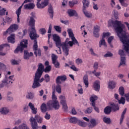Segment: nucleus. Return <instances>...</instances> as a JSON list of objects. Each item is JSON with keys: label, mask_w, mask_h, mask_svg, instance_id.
Segmentation results:
<instances>
[{"label": "nucleus", "mask_w": 129, "mask_h": 129, "mask_svg": "<svg viewBox=\"0 0 129 129\" xmlns=\"http://www.w3.org/2000/svg\"><path fill=\"white\" fill-rule=\"evenodd\" d=\"M103 120L105 123H107L109 124L110 122H111V121L110 120V118L109 117H104Z\"/></svg>", "instance_id": "43"}, {"label": "nucleus", "mask_w": 129, "mask_h": 129, "mask_svg": "<svg viewBox=\"0 0 129 129\" xmlns=\"http://www.w3.org/2000/svg\"><path fill=\"white\" fill-rule=\"evenodd\" d=\"M4 47H9L10 48V45L8 43H6L4 44H2L0 45V51H2L3 49H4ZM6 55V53H4L3 52H0V56H5Z\"/></svg>", "instance_id": "28"}, {"label": "nucleus", "mask_w": 129, "mask_h": 129, "mask_svg": "<svg viewBox=\"0 0 129 129\" xmlns=\"http://www.w3.org/2000/svg\"><path fill=\"white\" fill-rule=\"evenodd\" d=\"M68 14H69V17H78V14L75 10H69L68 11Z\"/></svg>", "instance_id": "20"}, {"label": "nucleus", "mask_w": 129, "mask_h": 129, "mask_svg": "<svg viewBox=\"0 0 129 129\" xmlns=\"http://www.w3.org/2000/svg\"><path fill=\"white\" fill-rule=\"evenodd\" d=\"M44 72V66L42 63L38 64V68L35 74V78L34 79L33 83L32 85V88L35 89V88H37V87H40L41 86V84L39 82V79L41 78V77L43 75Z\"/></svg>", "instance_id": "3"}, {"label": "nucleus", "mask_w": 129, "mask_h": 129, "mask_svg": "<svg viewBox=\"0 0 129 129\" xmlns=\"http://www.w3.org/2000/svg\"><path fill=\"white\" fill-rule=\"evenodd\" d=\"M55 89H53L52 93V100H49L47 103V106L48 109L51 110L52 108H54L55 110H58L60 108V104L58 100H57V97L55 95Z\"/></svg>", "instance_id": "4"}, {"label": "nucleus", "mask_w": 129, "mask_h": 129, "mask_svg": "<svg viewBox=\"0 0 129 129\" xmlns=\"http://www.w3.org/2000/svg\"><path fill=\"white\" fill-rule=\"evenodd\" d=\"M70 39L67 38L65 42L61 43V47H62V49L63 50V52L64 53L66 56H68L69 55V47L68 46V44L70 46V44L69 42H72V41H69Z\"/></svg>", "instance_id": "7"}, {"label": "nucleus", "mask_w": 129, "mask_h": 129, "mask_svg": "<svg viewBox=\"0 0 129 129\" xmlns=\"http://www.w3.org/2000/svg\"><path fill=\"white\" fill-rule=\"evenodd\" d=\"M0 69L1 70H6L7 67L5 65V64L0 62Z\"/></svg>", "instance_id": "54"}, {"label": "nucleus", "mask_w": 129, "mask_h": 129, "mask_svg": "<svg viewBox=\"0 0 129 129\" xmlns=\"http://www.w3.org/2000/svg\"><path fill=\"white\" fill-rule=\"evenodd\" d=\"M116 86V83L113 81H109L108 83V88L109 89H114Z\"/></svg>", "instance_id": "19"}, {"label": "nucleus", "mask_w": 129, "mask_h": 129, "mask_svg": "<svg viewBox=\"0 0 129 129\" xmlns=\"http://www.w3.org/2000/svg\"><path fill=\"white\" fill-rule=\"evenodd\" d=\"M28 105L30 108L31 109L32 113L33 114H37V108H35V106L31 102H30Z\"/></svg>", "instance_id": "25"}, {"label": "nucleus", "mask_w": 129, "mask_h": 129, "mask_svg": "<svg viewBox=\"0 0 129 129\" xmlns=\"http://www.w3.org/2000/svg\"><path fill=\"white\" fill-rule=\"evenodd\" d=\"M99 27L98 26H96L94 28V35L96 38H98L99 37Z\"/></svg>", "instance_id": "23"}, {"label": "nucleus", "mask_w": 129, "mask_h": 129, "mask_svg": "<svg viewBox=\"0 0 129 129\" xmlns=\"http://www.w3.org/2000/svg\"><path fill=\"white\" fill-rule=\"evenodd\" d=\"M45 119L49 120L50 118H51V115L49 114H48V112H46L45 113V115L44 116Z\"/></svg>", "instance_id": "61"}, {"label": "nucleus", "mask_w": 129, "mask_h": 129, "mask_svg": "<svg viewBox=\"0 0 129 129\" xmlns=\"http://www.w3.org/2000/svg\"><path fill=\"white\" fill-rule=\"evenodd\" d=\"M84 83L85 85L86 88H88L89 85V82H88V76L87 75H85L83 77Z\"/></svg>", "instance_id": "26"}, {"label": "nucleus", "mask_w": 129, "mask_h": 129, "mask_svg": "<svg viewBox=\"0 0 129 129\" xmlns=\"http://www.w3.org/2000/svg\"><path fill=\"white\" fill-rule=\"evenodd\" d=\"M34 118L36 122L37 121V122H38V123H42V121H43V118L39 116V115H36Z\"/></svg>", "instance_id": "32"}, {"label": "nucleus", "mask_w": 129, "mask_h": 129, "mask_svg": "<svg viewBox=\"0 0 129 129\" xmlns=\"http://www.w3.org/2000/svg\"><path fill=\"white\" fill-rule=\"evenodd\" d=\"M57 55H56L55 54L52 53L51 55V60L52 61V63H55L56 61H57Z\"/></svg>", "instance_id": "47"}, {"label": "nucleus", "mask_w": 129, "mask_h": 129, "mask_svg": "<svg viewBox=\"0 0 129 129\" xmlns=\"http://www.w3.org/2000/svg\"><path fill=\"white\" fill-rule=\"evenodd\" d=\"M53 41L55 42L56 46L57 48H60L62 46V43H61V39H60V37L57 34L53 35Z\"/></svg>", "instance_id": "11"}, {"label": "nucleus", "mask_w": 129, "mask_h": 129, "mask_svg": "<svg viewBox=\"0 0 129 129\" xmlns=\"http://www.w3.org/2000/svg\"><path fill=\"white\" fill-rule=\"evenodd\" d=\"M59 99H60V104L62 105V109L64 111H67L68 110V106H67V103H66V99L65 97L62 95L59 96Z\"/></svg>", "instance_id": "10"}, {"label": "nucleus", "mask_w": 129, "mask_h": 129, "mask_svg": "<svg viewBox=\"0 0 129 129\" xmlns=\"http://www.w3.org/2000/svg\"><path fill=\"white\" fill-rule=\"evenodd\" d=\"M60 22L61 23V24H64V25H67V24H69V21L68 20H63L62 19H60Z\"/></svg>", "instance_id": "63"}, {"label": "nucleus", "mask_w": 129, "mask_h": 129, "mask_svg": "<svg viewBox=\"0 0 129 129\" xmlns=\"http://www.w3.org/2000/svg\"><path fill=\"white\" fill-rule=\"evenodd\" d=\"M47 107H48V106L46 104L44 103H42L40 107L42 112H46V111H47Z\"/></svg>", "instance_id": "35"}, {"label": "nucleus", "mask_w": 129, "mask_h": 129, "mask_svg": "<svg viewBox=\"0 0 129 129\" xmlns=\"http://www.w3.org/2000/svg\"><path fill=\"white\" fill-rule=\"evenodd\" d=\"M125 113H126V108H125L121 115V117H120V124H121V123H122V121H123V118H124V114H125Z\"/></svg>", "instance_id": "33"}, {"label": "nucleus", "mask_w": 129, "mask_h": 129, "mask_svg": "<svg viewBox=\"0 0 129 129\" xmlns=\"http://www.w3.org/2000/svg\"><path fill=\"white\" fill-rule=\"evenodd\" d=\"M14 76H10L8 78L7 76H5V79L3 80V83H8L10 84V83L12 84L13 83V82L12 80L14 81L15 80V79H14Z\"/></svg>", "instance_id": "14"}, {"label": "nucleus", "mask_w": 129, "mask_h": 129, "mask_svg": "<svg viewBox=\"0 0 129 129\" xmlns=\"http://www.w3.org/2000/svg\"><path fill=\"white\" fill-rule=\"evenodd\" d=\"M98 99V98L97 97V96H92L90 97V101L91 102L92 106H94V105H96L95 101H96Z\"/></svg>", "instance_id": "22"}, {"label": "nucleus", "mask_w": 129, "mask_h": 129, "mask_svg": "<svg viewBox=\"0 0 129 129\" xmlns=\"http://www.w3.org/2000/svg\"><path fill=\"white\" fill-rule=\"evenodd\" d=\"M8 41L9 43H12V44H14L15 43V34H11V36L8 37Z\"/></svg>", "instance_id": "30"}, {"label": "nucleus", "mask_w": 129, "mask_h": 129, "mask_svg": "<svg viewBox=\"0 0 129 129\" xmlns=\"http://www.w3.org/2000/svg\"><path fill=\"white\" fill-rule=\"evenodd\" d=\"M71 69H72V70H73V71H76V72L79 71V69H77L76 68V67H75V66H74V65H72L71 67Z\"/></svg>", "instance_id": "58"}, {"label": "nucleus", "mask_w": 129, "mask_h": 129, "mask_svg": "<svg viewBox=\"0 0 129 129\" xmlns=\"http://www.w3.org/2000/svg\"><path fill=\"white\" fill-rule=\"evenodd\" d=\"M83 63V60H82V59L78 58L76 59V64L77 65H80V64H82Z\"/></svg>", "instance_id": "48"}, {"label": "nucleus", "mask_w": 129, "mask_h": 129, "mask_svg": "<svg viewBox=\"0 0 129 129\" xmlns=\"http://www.w3.org/2000/svg\"><path fill=\"white\" fill-rule=\"evenodd\" d=\"M34 97V94L31 92L28 93V94L26 95V98H27V99H33Z\"/></svg>", "instance_id": "42"}, {"label": "nucleus", "mask_w": 129, "mask_h": 129, "mask_svg": "<svg viewBox=\"0 0 129 129\" xmlns=\"http://www.w3.org/2000/svg\"><path fill=\"white\" fill-rule=\"evenodd\" d=\"M25 10H33L35 8V4L33 3H29L25 5L24 6Z\"/></svg>", "instance_id": "21"}, {"label": "nucleus", "mask_w": 129, "mask_h": 129, "mask_svg": "<svg viewBox=\"0 0 129 129\" xmlns=\"http://www.w3.org/2000/svg\"><path fill=\"white\" fill-rule=\"evenodd\" d=\"M78 92L80 94H83V89H82V86L80 84L78 85Z\"/></svg>", "instance_id": "45"}, {"label": "nucleus", "mask_w": 129, "mask_h": 129, "mask_svg": "<svg viewBox=\"0 0 129 129\" xmlns=\"http://www.w3.org/2000/svg\"><path fill=\"white\" fill-rule=\"evenodd\" d=\"M119 93L121 96L124 95V88H123V87H120L119 88Z\"/></svg>", "instance_id": "39"}, {"label": "nucleus", "mask_w": 129, "mask_h": 129, "mask_svg": "<svg viewBox=\"0 0 129 129\" xmlns=\"http://www.w3.org/2000/svg\"><path fill=\"white\" fill-rule=\"evenodd\" d=\"M19 29V25L17 24H12L10 26V27L7 29V30L4 33V35L6 36V35L8 33L11 34V33H13L15 32V31H17Z\"/></svg>", "instance_id": "8"}, {"label": "nucleus", "mask_w": 129, "mask_h": 129, "mask_svg": "<svg viewBox=\"0 0 129 129\" xmlns=\"http://www.w3.org/2000/svg\"><path fill=\"white\" fill-rule=\"evenodd\" d=\"M48 12L49 14V17L51 19H53L54 17V10H53V7L51 6H49L48 9Z\"/></svg>", "instance_id": "27"}, {"label": "nucleus", "mask_w": 129, "mask_h": 129, "mask_svg": "<svg viewBox=\"0 0 129 129\" xmlns=\"http://www.w3.org/2000/svg\"><path fill=\"white\" fill-rule=\"evenodd\" d=\"M109 36H110L109 32L103 33L102 38L104 39L105 37H109Z\"/></svg>", "instance_id": "60"}, {"label": "nucleus", "mask_w": 129, "mask_h": 129, "mask_svg": "<svg viewBox=\"0 0 129 129\" xmlns=\"http://www.w3.org/2000/svg\"><path fill=\"white\" fill-rule=\"evenodd\" d=\"M77 121H78V119L75 117H71L70 119V122H71V123H76Z\"/></svg>", "instance_id": "40"}, {"label": "nucleus", "mask_w": 129, "mask_h": 129, "mask_svg": "<svg viewBox=\"0 0 129 129\" xmlns=\"http://www.w3.org/2000/svg\"><path fill=\"white\" fill-rule=\"evenodd\" d=\"M96 124H97L96 123V120L94 118H92L91 119L90 123L88 124V126L89 128H93V127L96 126Z\"/></svg>", "instance_id": "17"}, {"label": "nucleus", "mask_w": 129, "mask_h": 129, "mask_svg": "<svg viewBox=\"0 0 129 129\" xmlns=\"http://www.w3.org/2000/svg\"><path fill=\"white\" fill-rule=\"evenodd\" d=\"M49 5V0H44L42 2L40 3H37L36 6L37 9H44L45 7H47Z\"/></svg>", "instance_id": "12"}, {"label": "nucleus", "mask_w": 129, "mask_h": 129, "mask_svg": "<svg viewBox=\"0 0 129 129\" xmlns=\"http://www.w3.org/2000/svg\"><path fill=\"white\" fill-rule=\"evenodd\" d=\"M118 103L119 104H124L125 103V99L121 97L120 100H118Z\"/></svg>", "instance_id": "51"}, {"label": "nucleus", "mask_w": 129, "mask_h": 129, "mask_svg": "<svg viewBox=\"0 0 129 129\" xmlns=\"http://www.w3.org/2000/svg\"><path fill=\"white\" fill-rule=\"evenodd\" d=\"M67 79V77L65 75L58 76L56 79V83L57 84H61V81H65Z\"/></svg>", "instance_id": "15"}, {"label": "nucleus", "mask_w": 129, "mask_h": 129, "mask_svg": "<svg viewBox=\"0 0 129 129\" xmlns=\"http://www.w3.org/2000/svg\"><path fill=\"white\" fill-rule=\"evenodd\" d=\"M92 107H89L86 110H85L84 112L86 114L91 113V112H92Z\"/></svg>", "instance_id": "50"}, {"label": "nucleus", "mask_w": 129, "mask_h": 129, "mask_svg": "<svg viewBox=\"0 0 129 129\" xmlns=\"http://www.w3.org/2000/svg\"><path fill=\"white\" fill-rule=\"evenodd\" d=\"M101 46H104L105 48L107 47L106 45V42H105V40L104 38H102L101 40L99 42V46L100 48H101Z\"/></svg>", "instance_id": "29"}, {"label": "nucleus", "mask_w": 129, "mask_h": 129, "mask_svg": "<svg viewBox=\"0 0 129 129\" xmlns=\"http://www.w3.org/2000/svg\"><path fill=\"white\" fill-rule=\"evenodd\" d=\"M68 33L69 34L70 38L72 39V41H69V43L70 44V47H73V45H75L76 44H77L78 46H79V43L78 42V41H77V39L75 38V37H74V34H73V31H72V29H68Z\"/></svg>", "instance_id": "6"}, {"label": "nucleus", "mask_w": 129, "mask_h": 129, "mask_svg": "<svg viewBox=\"0 0 129 129\" xmlns=\"http://www.w3.org/2000/svg\"><path fill=\"white\" fill-rule=\"evenodd\" d=\"M111 110H113V111H116L119 109V107L118 105L115 104L114 103L111 104Z\"/></svg>", "instance_id": "34"}, {"label": "nucleus", "mask_w": 129, "mask_h": 129, "mask_svg": "<svg viewBox=\"0 0 129 129\" xmlns=\"http://www.w3.org/2000/svg\"><path fill=\"white\" fill-rule=\"evenodd\" d=\"M22 6H20L18 10L16 11V14L17 16V22L20 23V15H21V13H22Z\"/></svg>", "instance_id": "24"}, {"label": "nucleus", "mask_w": 129, "mask_h": 129, "mask_svg": "<svg viewBox=\"0 0 129 129\" xmlns=\"http://www.w3.org/2000/svg\"><path fill=\"white\" fill-rule=\"evenodd\" d=\"M119 2L122 7H127V4L124 3V0H119Z\"/></svg>", "instance_id": "55"}, {"label": "nucleus", "mask_w": 129, "mask_h": 129, "mask_svg": "<svg viewBox=\"0 0 129 129\" xmlns=\"http://www.w3.org/2000/svg\"><path fill=\"white\" fill-rule=\"evenodd\" d=\"M51 66H47L45 69L44 68L43 72H45V73H47V72H50L51 71Z\"/></svg>", "instance_id": "49"}, {"label": "nucleus", "mask_w": 129, "mask_h": 129, "mask_svg": "<svg viewBox=\"0 0 129 129\" xmlns=\"http://www.w3.org/2000/svg\"><path fill=\"white\" fill-rule=\"evenodd\" d=\"M44 80L45 81V82H49V81H50V76H49V75L48 74H46L44 76Z\"/></svg>", "instance_id": "53"}, {"label": "nucleus", "mask_w": 129, "mask_h": 129, "mask_svg": "<svg viewBox=\"0 0 129 129\" xmlns=\"http://www.w3.org/2000/svg\"><path fill=\"white\" fill-rule=\"evenodd\" d=\"M78 4V2L77 1H70L69 2V6L71 7V8H72L73 7H74L75 5H77Z\"/></svg>", "instance_id": "46"}, {"label": "nucleus", "mask_w": 129, "mask_h": 129, "mask_svg": "<svg viewBox=\"0 0 129 129\" xmlns=\"http://www.w3.org/2000/svg\"><path fill=\"white\" fill-rule=\"evenodd\" d=\"M39 32L40 34H41V35H45V34H46V31L45 28H42L39 29Z\"/></svg>", "instance_id": "52"}, {"label": "nucleus", "mask_w": 129, "mask_h": 129, "mask_svg": "<svg viewBox=\"0 0 129 129\" xmlns=\"http://www.w3.org/2000/svg\"><path fill=\"white\" fill-rule=\"evenodd\" d=\"M78 124L80 125V126H82L83 127H85L87 125V123L84 121H82L81 120H79L78 121Z\"/></svg>", "instance_id": "37"}, {"label": "nucleus", "mask_w": 129, "mask_h": 129, "mask_svg": "<svg viewBox=\"0 0 129 129\" xmlns=\"http://www.w3.org/2000/svg\"><path fill=\"white\" fill-rule=\"evenodd\" d=\"M124 64H125V57L121 56V59H120V64L119 66V67L120 66H121V65H124Z\"/></svg>", "instance_id": "44"}, {"label": "nucleus", "mask_w": 129, "mask_h": 129, "mask_svg": "<svg viewBox=\"0 0 129 129\" xmlns=\"http://www.w3.org/2000/svg\"><path fill=\"white\" fill-rule=\"evenodd\" d=\"M35 23L36 20L33 18H30L29 25L31 27V31L29 33V37L31 40H34L33 50L34 51V53L36 57H38V55L41 56V49L38 48V41H37V38H39L40 36L37 34V31L35 29Z\"/></svg>", "instance_id": "2"}, {"label": "nucleus", "mask_w": 129, "mask_h": 129, "mask_svg": "<svg viewBox=\"0 0 129 129\" xmlns=\"http://www.w3.org/2000/svg\"><path fill=\"white\" fill-rule=\"evenodd\" d=\"M83 12L84 15L87 17V18H90V14L85 11L86 10V8H88V6H89V2L87 0H83Z\"/></svg>", "instance_id": "9"}, {"label": "nucleus", "mask_w": 129, "mask_h": 129, "mask_svg": "<svg viewBox=\"0 0 129 129\" xmlns=\"http://www.w3.org/2000/svg\"><path fill=\"white\" fill-rule=\"evenodd\" d=\"M111 110V107L107 106L104 108V112L105 114H110Z\"/></svg>", "instance_id": "31"}, {"label": "nucleus", "mask_w": 129, "mask_h": 129, "mask_svg": "<svg viewBox=\"0 0 129 129\" xmlns=\"http://www.w3.org/2000/svg\"><path fill=\"white\" fill-rule=\"evenodd\" d=\"M111 23L115 27V30L119 37L120 40L124 46V50L126 52L129 51V39H127V36L126 35V32L123 30L124 26L121 23V21L115 20L114 21H111Z\"/></svg>", "instance_id": "1"}, {"label": "nucleus", "mask_w": 129, "mask_h": 129, "mask_svg": "<svg viewBox=\"0 0 129 129\" xmlns=\"http://www.w3.org/2000/svg\"><path fill=\"white\" fill-rule=\"evenodd\" d=\"M28 47V40L23 39L21 42H20V44L18 45L17 48L14 50V53L17 54L19 52L23 53L24 48Z\"/></svg>", "instance_id": "5"}, {"label": "nucleus", "mask_w": 129, "mask_h": 129, "mask_svg": "<svg viewBox=\"0 0 129 129\" xmlns=\"http://www.w3.org/2000/svg\"><path fill=\"white\" fill-rule=\"evenodd\" d=\"M54 29L57 33H61V32H62V28L59 26H54Z\"/></svg>", "instance_id": "41"}, {"label": "nucleus", "mask_w": 129, "mask_h": 129, "mask_svg": "<svg viewBox=\"0 0 129 129\" xmlns=\"http://www.w3.org/2000/svg\"><path fill=\"white\" fill-rule=\"evenodd\" d=\"M10 112V109L7 107H2L0 109V113L4 115H7Z\"/></svg>", "instance_id": "18"}, {"label": "nucleus", "mask_w": 129, "mask_h": 129, "mask_svg": "<svg viewBox=\"0 0 129 129\" xmlns=\"http://www.w3.org/2000/svg\"><path fill=\"white\" fill-rule=\"evenodd\" d=\"M93 87L95 91H97V92H99V90H100V82L99 81H96L94 83Z\"/></svg>", "instance_id": "16"}, {"label": "nucleus", "mask_w": 129, "mask_h": 129, "mask_svg": "<svg viewBox=\"0 0 129 129\" xmlns=\"http://www.w3.org/2000/svg\"><path fill=\"white\" fill-rule=\"evenodd\" d=\"M124 96L126 98V100L129 102V93L125 94Z\"/></svg>", "instance_id": "64"}, {"label": "nucleus", "mask_w": 129, "mask_h": 129, "mask_svg": "<svg viewBox=\"0 0 129 129\" xmlns=\"http://www.w3.org/2000/svg\"><path fill=\"white\" fill-rule=\"evenodd\" d=\"M24 58L25 60H29V59H30V55L29 54V51H28V50H24Z\"/></svg>", "instance_id": "36"}, {"label": "nucleus", "mask_w": 129, "mask_h": 129, "mask_svg": "<svg viewBox=\"0 0 129 129\" xmlns=\"http://www.w3.org/2000/svg\"><path fill=\"white\" fill-rule=\"evenodd\" d=\"M7 10L5 8H3L0 10V16H5L6 15V12Z\"/></svg>", "instance_id": "56"}, {"label": "nucleus", "mask_w": 129, "mask_h": 129, "mask_svg": "<svg viewBox=\"0 0 129 129\" xmlns=\"http://www.w3.org/2000/svg\"><path fill=\"white\" fill-rule=\"evenodd\" d=\"M29 121L31 122L32 129H38V123L36 121V119L33 117H31Z\"/></svg>", "instance_id": "13"}, {"label": "nucleus", "mask_w": 129, "mask_h": 129, "mask_svg": "<svg viewBox=\"0 0 129 129\" xmlns=\"http://www.w3.org/2000/svg\"><path fill=\"white\" fill-rule=\"evenodd\" d=\"M52 64H53L55 68H60V63H59L58 61L56 60L54 63H52Z\"/></svg>", "instance_id": "57"}, {"label": "nucleus", "mask_w": 129, "mask_h": 129, "mask_svg": "<svg viewBox=\"0 0 129 129\" xmlns=\"http://www.w3.org/2000/svg\"><path fill=\"white\" fill-rule=\"evenodd\" d=\"M112 53H111V52H108L104 55L105 58H107V57H112Z\"/></svg>", "instance_id": "62"}, {"label": "nucleus", "mask_w": 129, "mask_h": 129, "mask_svg": "<svg viewBox=\"0 0 129 129\" xmlns=\"http://www.w3.org/2000/svg\"><path fill=\"white\" fill-rule=\"evenodd\" d=\"M118 54H119V55H120V56H125V53H124V51L121 49L119 50Z\"/></svg>", "instance_id": "59"}, {"label": "nucleus", "mask_w": 129, "mask_h": 129, "mask_svg": "<svg viewBox=\"0 0 129 129\" xmlns=\"http://www.w3.org/2000/svg\"><path fill=\"white\" fill-rule=\"evenodd\" d=\"M55 90L56 92H57V93H61V92H62L61 85H60L59 84H57V85L55 87Z\"/></svg>", "instance_id": "38"}]
</instances>
